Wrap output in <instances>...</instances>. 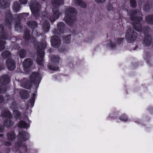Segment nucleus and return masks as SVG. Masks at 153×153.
<instances>
[{"mask_svg": "<svg viewBox=\"0 0 153 153\" xmlns=\"http://www.w3.org/2000/svg\"><path fill=\"white\" fill-rule=\"evenodd\" d=\"M66 16L64 20L69 26L72 25L75 20V18L71 17V16H74L76 15V11L73 7L66 8L65 12Z\"/></svg>", "mask_w": 153, "mask_h": 153, "instance_id": "nucleus-1", "label": "nucleus"}, {"mask_svg": "<svg viewBox=\"0 0 153 153\" xmlns=\"http://www.w3.org/2000/svg\"><path fill=\"white\" fill-rule=\"evenodd\" d=\"M40 79V74L37 72H34L30 76V80L31 81H26V83H23L22 86L27 89H29L31 87V84L32 82L35 84L39 83Z\"/></svg>", "mask_w": 153, "mask_h": 153, "instance_id": "nucleus-2", "label": "nucleus"}, {"mask_svg": "<svg viewBox=\"0 0 153 153\" xmlns=\"http://www.w3.org/2000/svg\"><path fill=\"white\" fill-rule=\"evenodd\" d=\"M137 33L134 32L132 28H129L126 33V38L128 42H133L135 40L137 37Z\"/></svg>", "mask_w": 153, "mask_h": 153, "instance_id": "nucleus-3", "label": "nucleus"}, {"mask_svg": "<svg viewBox=\"0 0 153 153\" xmlns=\"http://www.w3.org/2000/svg\"><path fill=\"white\" fill-rule=\"evenodd\" d=\"M131 18L133 21L134 27L135 29L138 32H140L142 30V26L140 24L142 20V18L139 17H137L135 19L133 18V16H132Z\"/></svg>", "mask_w": 153, "mask_h": 153, "instance_id": "nucleus-4", "label": "nucleus"}, {"mask_svg": "<svg viewBox=\"0 0 153 153\" xmlns=\"http://www.w3.org/2000/svg\"><path fill=\"white\" fill-rule=\"evenodd\" d=\"M33 64V61L30 58L25 59L23 62V65L24 71L27 73L29 70V68Z\"/></svg>", "mask_w": 153, "mask_h": 153, "instance_id": "nucleus-5", "label": "nucleus"}, {"mask_svg": "<svg viewBox=\"0 0 153 153\" xmlns=\"http://www.w3.org/2000/svg\"><path fill=\"white\" fill-rule=\"evenodd\" d=\"M39 4L37 1H35V3L30 4V8L33 15L35 16H37L39 14Z\"/></svg>", "mask_w": 153, "mask_h": 153, "instance_id": "nucleus-6", "label": "nucleus"}, {"mask_svg": "<svg viewBox=\"0 0 153 153\" xmlns=\"http://www.w3.org/2000/svg\"><path fill=\"white\" fill-rule=\"evenodd\" d=\"M51 41L52 46L55 48L59 47L61 44V41L59 37L55 36L51 37Z\"/></svg>", "mask_w": 153, "mask_h": 153, "instance_id": "nucleus-7", "label": "nucleus"}, {"mask_svg": "<svg viewBox=\"0 0 153 153\" xmlns=\"http://www.w3.org/2000/svg\"><path fill=\"white\" fill-rule=\"evenodd\" d=\"M53 13L49 17V19L51 22H54L59 17L60 13L58 8H53Z\"/></svg>", "mask_w": 153, "mask_h": 153, "instance_id": "nucleus-8", "label": "nucleus"}, {"mask_svg": "<svg viewBox=\"0 0 153 153\" xmlns=\"http://www.w3.org/2000/svg\"><path fill=\"white\" fill-rule=\"evenodd\" d=\"M18 138L21 142L25 141L28 139L29 134L25 132L20 131L18 135Z\"/></svg>", "mask_w": 153, "mask_h": 153, "instance_id": "nucleus-9", "label": "nucleus"}, {"mask_svg": "<svg viewBox=\"0 0 153 153\" xmlns=\"http://www.w3.org/2000/svg\"><path fill=\"white\" fill-rule=\"evenodd\" d=\"M6 64L9 70H13L15 68V62L11 59H8L6 61Z\"/></svg>", "mask_w": 153, "mask_h": 153, "instance_id": "nucleus-10", "label": "nucleus"}, {"mask_svg": "<svg viewBox=\"0 0 153 153\" xmlns=\"http://www.w3.org/2000/svg\"><path fill=\"white\" fill-rule=\"evenodd\" d=\"M12 16L10 13L9 14L6 16V19L5 20V24L9 27L11 25L12 22Z\"/></svg>", "mask_w": 153, "mask_h": 153, "instance_id": "nucleus-11", "label": "nucleus"}, {"mask_svg": "<svg viewBox=\"0 0 153 153\" xmlns=\"http://www.w3.org/2000/svg\"><path fill=\"white\" fill-rule=\"evenodd\" d=\"M9 81V77L7 75L3 76L0 78V83L2 84H7Z\"/></svg>", "mask_w": 153, "mask_h": 153, "instance_id": "nucleus-12", "label": "nucleus"}, {"mask_svg": "<svg viewBox=\"0 0 153 153\" xmlns=\"http://www.w3.org/2000/svg\"><path fill=\"white\" fill-rule=\"evenodd\" d=\"M144 35L146 36L144 40V43L146 46H149L151 43V38L149 36H148V35L146 33H144Z\"/></svg>", "mask_w": 153, "mask_h": 153, "instance_id": "nucleus-13", "label": "nucleus"}, {"mask_svg": "<svg viewBox=\"0 0 153 153\" xmlns=\"http://www.w3.org/2000/svg\"><path fill=\"white\" fill-rule=\"evenodd\" d=\"M20 95L21 97L24 99H26L28 98V93L27 90H22L20 91Z\"/></svg>", "mask_w": 153, "mask_h": 153, "instance_id": "nucleus-14", "label": "nucleus"}, {"mask_svg": "<svg viewBox=\"0 0 153 153\" xmlns=\"http://www.w3.org/2000/svg\"><path fill=\"white\" fill-rule=\"evenodd\" d=\"M74 2L76 5H79L82 7H85L86 6V3L81 0H74Z\"/></svg>", "mask_w": 153, "mask_h": 153, "instance_id": "nucleus-15", "label": "nucleus"}, {"mask_svg": "<svg viewBox=\"0 0 153 153\" xmlns=\"http://www.w3.org/2000/svg\"><path fill=\"white\" fill-rule=\"evenodd\" d=\"M52 2L54 6H59L64 3L63 0H52Z\"/></svg>", "mask_w": 153, "mask_h": 153, "instance_id": "nucleus-16", "label": "nucleus"}, {"mask_svg": "<svg viewBox=\"0 0 153 153\" xmlns=\"http://www.w3.org/2000/svg\"><path fill=\"white\" fill-rule=\"evenodd\" d=\"M3 26L0 25V39H5L6 34L3 30Z\"/></svg>", "mask_w": 153, "mask_h": 153, "instance_id": "nucleus-17", "label": "nucleus"}, {"mask_svg": "<svg viewBox=\"0 0 153 153\" xmlns=\"http://www.w3.org/2000/svg\"><path fill=\"white\" fill-rule=\"evenodd\" d=\"M50 25L48 21H46L43 25V29L45 32H48L49 31Z\"/></svg>", "mask_w": 153, "mask_h": 153, "instance_id": "nucleus-18", "label": "nucleus"}, {"mask_svg": "<svg viewBox=\"0 0 153 153\" xmlns=\"http://www.w3.org/2000/svg\"><path fill=\"white\" fill-rule=\"evenodd\" d=\"M8 140L10 141H12L15 138V134L14 132L11 131L9 132L7 134Z\"/></svg>", "mask_w": 153, "mask_h": 153, "instance_id": "nucleus-19", "label": "nucleus"}, {"mask_svg": "<svg viewBox=\"0 0 153 153\" xmlns=\"http://www.w3.org/2000/svg\"><path fill=\"white\" fill-rule=\"evenodd\" d=\"M57 27L59 30L62 33L64 32L65 26L63 23L60 22L57 25Z\"/></svg>", "mask_w": 153, "mask_h": 153, "instance_id": "nucleus-20", "label": "nucleus"}, {"mask_svg": "<svg viewBox=\"0 0 153 153\" xmlns=\"http://www.w3.org/2000/svg\"><path fill=\"white\" fill-rule=\"evenodd\" d=\"M4 125L7 127H11L13 125V122L10 119H6L4 121Z\"/></svg>", "mask_w": 153, "mask_h": 153, "instance_id": "nucleus-21", "label": "nucleus"}, {"mask_svg": "<svg viewBox=\"0 0 153 153\" xmlns=\"http://www.w3.org/2000/svg\"><path fill=\"white\" fill-rule=\"evenodd\" d=\"M1 114L4 117H6L8 118H10L11 117V114L7 110L2 111Z\"/></svg>", "mask_w": 153, "mask_h": 153, "instance_id": "nucleus-22", "label": "nucleus"}, {"mask_svg": "<svg viewBox=\"0 0 153 153\" xmlns=\"http://www.w3.org/2000/svg\"><path fill=\"white\" fill-rule=\"evenodd\" d=\"M20 6L19 4L17 2H15L13 7V9L15 12L19 11L20 9Z\"/></svg>", "mask_w": 153, "mask_h": 153, "instance_id": "nucleus-23", "label": "nucleus"}, {"mask_svg": "<svg viewBox=\"0 0 153 153\" xmlns=\"http://www.w3.org/2000/svg\"><path fill=\"white\" fill-rule=\"evenodd\" d=\"M18 126L20 128H26L29 127V125L26 124L24 121H21L19 123Z\"/></svg>", "mask_w": 153, "mask_h": 153, "instance_id": "nucleus-24", "label": "nucleus"}, {"mask_svg": "<svg viewBox=\"0 0 153 153\" xmlns=\"http://www.w3.org/2000/svg\"><path fill=\"white\" fill-rule=\"evenodd\" d=\"M146 20L148 23L153 24V15L147 16L146 18Z\"/></svg>", "mask_w": 153, "mask_h": 153, "instance_id": "nucleus-25", "label": "nucleus"}, {"mask_svg": "<svg viewBox=\"0 0 153 153\" xmlns=\"http://www.w3.org/2000/svg\"><path fill=\"white\" fill-rule=\"evenodd\" d=\"M25 54L26 51L23 49L19 51V54L21 58H24L25 57Z\"/></svg>", "mask_w": 153, "mask_h": 153, "instance_id": "nucleus-26", "label": "nucleus"}, {"mask_svg": "<svg viewBox=\"0 0 153 153\" xmlns=\"http://www.w3.org/2000/svg\"><path fill=\"white\" fill-rule=\"evenodd\" d=\"M13 114L14 115L17 119H19L21 117L20 113L17 110H13Z\"/></svg>", "mask_w": 153, "mask_h": 153, "instance_id": "nucleus-27", "label": "nucleus"}, {"mask_svg": "<svg viewBox=\"0 0 153 153\" xmlns=\"http://www.w3.org/2000/svg\"><path fill=\"white\" fill-rule=\"evenodd\" d=\"M28 24H29V27L32 28H34L37 25V23L36 22L33 21L29 22H28Z\"/></svg>", "mask_w": 153, "mask_h": 153, "instance_id": "nucleus-28", "label": "nucleus"}, {"mask_svg": "<svg viewBox=\"0 0 153 153\" xmlns=\"http://www.w3.org/2000/svg\"><path fill=\"white\" fill-rule=\"evenodd\" d=\"M2 56L4 58L9 57L10 56V53L8 51H5L2 53Z\"/></svg>", "mask_w": 153, "mask_h": 153, "instance_id": "nucleus-29", "label": "nucleus"}, {"mask_svg": "<svg viewBox=\"0 0 153 153\" xmlns=\"http://www.w3.org/2000/svg\"><path fill=\"white\" fill-rule=\"evenodd\" d=\"M71 39V36L68 35L67 36L65 37L63 39V42L65 43H68L70 41Z\"/></svg>", "mask_w": 153, "mask_h": 153, "instance_id": "nucleus-30", "label": "nucleus"}, {"mask_svg": "<svg viewBox=\"0 0 153 153\" xmlns=\"http://www.w3.org/2000/svg\"><path fill=\"white\" fill-rule=\"evenodd\" d=\"M5 43L4 41L0 40V51H1L4 49Z\"/></svg>", "mask_w": 153, "mask_h": 153, "instance_id": "nucleus-31", "label": "nucleus"}, {"mask_svg": "<svg viewBox=\"0 0 153 153\" xmlns=\"http://www.w3.org/2000/svg\"><path fill=\"white\" fill-rule=\"evenodd\" d=\"M130 4L131 7H136L137 6L136 3L134 0H131Z\"/></svg>", "mask_w": 153, "mask_h": 153, "instance_id": "nucleus-32", "label": "nucleus"}, {"mask_svg": "<svg viewBox=\"0 0 153 153\" xmlns=\"http://www.w3.org/2000/svg\"><path fill=\"white\" fill-rule=\"evenodd\" d=\"M22 29V27L21 24L19 23H17L16 25L15 29L17 30H18L20 29L21 30Z\"/></svg>", "mask_w": 153, "mask_h": 153, "instance_id": "nucleus-33", "label": "nucleus"}, {"mask_svg": "<svg viewBox=\"0 0 153 153\" xmlns=\"http://www.w3.org/2000/svg\"><path fill=\"white\" fill-rule=\"evenodd\" d=\"M37 63L40 66H43V60L42 59L40 60L38 59L37 61Z\"/></svg>", "mask_w": 153, "mask_h": 153, "instance_id": "nucleus-34", "label": "nucleus"}, {"mask_svg": "<svg viewBox=\"0 0 153 153\" xmlns=\"http://www.w3.org/2000/svg\"><path fill=\"white\" fill-rule=\"evenodd\" d=\"M59 59V57L56 56H53L51 58V60L53 61H57Z\"/></svg>", "mask_w": 153, "mask_h": 153, "instance_id": "nucleus-35", "label": "nucleus"}, {"mask_svg": "<svg viewBox=\"0 0 153 153\" xmlns=\"http://www.w3.org/2000/svg\"><path fill=\"white\" fill-rule=\"evenodd\" d=\"M120 119L123 121H126L128 119L127 117L124 114H123L121 116L120 118Z\"/></svg>", "mask_w": 153, "mask_h": 153, "instance_id": "nucleus-36", "label": "nucleus"}, {"mask_svg": "<svg viewBox=\"0 0 153 153\" xmlns=\"http://www.w3.org/2000/svg\"><path fill=\"white\" fill-rule=\"evenodd\" d=\"M4 126L2 125H0V133H1L3 132L4 130ZM2 134H0V137L1 136Z\"/></svg>", "mask_w": 153, "mask_h": 153, "instance_id": "nucleus-37", "label": "nucleus"}, {"mask_svg": "<svg viewBox=\"0 0 153 153\" xmlns=\"http://www.w3.org/2000/svg\"><path fill=\"white\" fill-rule=\"evenodd\" d=\"M20 16L19 17V18L21 17H24L25 16H27L28 15V13H24L19 14Z\"/></svg>", "mask_w": 153, "mask_h": 153, "instance_id": "nucleus-38", "label": "nucleus"}, {"mask_svg": "<svg viewBox=\"0 0 153 153\" xmlns=\"http://www.w3.org/2000/svg\"><path fill=\"white\" fill-rule=\"evenodd\" d=\"M49 69H50L53 70V71H57L58 70L59 68L57 67H52L51 66L49 67Z\"/></svg>", "mask_w": 153, "mask_h": 153, "instance_id": "nucleus-39", "label": "nucleus"}, {"mask_svg": "<svg viewBox=\"0 0 153 153\" xmlns=\"http://www.w3.org/2000/svg\"><path fill=\"white\" fill-rule=\"evenodd\" d=\"M39 51V50H38V52L39 53V55L40 56V57H42L43 56H44V52L43 50H42L41 51V52L40 53Z\"/></svg>", "mask_w": 153, "mask_h": 153, "instance_id": "nucleus-40", "label": "nucleus"}, {"mask_svg": "<svg viewBox=\"0 0 153 153\" xmlns=\"http://www.w3.org/2000/svg\"><path fill=\"white\" fill-rule=\"evenodd\" d=\"M21 4H25L27 2L26 0H19Z\"/></svg>", "mask_w": 153, "mask_h": 153, "instance_id": "nucleus-41", "label": "nucleus"}, {"mask_svg": "<svg viewBox=\"0 0 153 153\" xmlns=\"http://www.w3.org/2000/svg\"><path fill=\"white\" fill-rule=\"evenodd\" d=\"M29 32L28 31H26L25 32V37L26 38H27L29 36Z\"/></svg>", "mask_w": 153, "mask_h": 153, "instance_id": "nucleus-42", "label": "nucleus"}, {"mask_svg": "<svg viewBox=\"0 0 153 153\" xmlns=\"http://www.w3.org/2000/svg\"><path fill=\"white\" fill-rule=\"evenodd\" d=\"M95 1L98 3H102L104 2L105 0H94Z\"/></svg>", "mask_w": 153, "mask_h": 153, "instance_id": "nucleus-43", "label": "nucleus"}, {"mask_svg": "<svg viewBox=\"0 0 153 153\" xmlns=\"http://www.w3.org/2000/svg\"><path fill=\"white\" fill-rule=\"evenodd\" d=\"M4 145L7 146H8L10 145L11 143L10 142H8V141H6L4 143Z\"/></svg>", "mask_w": 153, "mask_h": 153, "instance_id": "nucleus-44", "label": "nucleus"}, {"mask_svg": "<svg viewBox=\"0 0 153 153\" xmlns=\"http://www.w3.org/2000/svg\"><path fill=\"white\" fill-rule=\"evenodd\" d=\"M3 97L0 95V103L3 102Z\"/></svg>", "mask_w": 153, "mask_h": 153, "instance_id": "nucleus-45", "label": "nucleus"}, {"mask_svg": "<svg viewBox=\"0 0 153 153\" xmlns=\"http://www.w3.org/2000/svg\"><path fill=\"white\" fill-rule=\"evenodd\" d=\"M4 91V90H3V88H2V87L1 86L0 87V93H2Z\"/></svg>", "mask_w": 153, "mask_h": 153, "instance_id": "nucleus-46", "label": "nucleus"}, {"mask_svg": "<svg viewBox=\"0 0 153 153\" xmlns=\"http://www.w3.org/2000/svg\"><path fill=\"white\" fill-rule=\"evenodd\" d=\"M22 146V143H19V142L18 143H17L16 146L19 147L21 146Z\"/></svg>", "mask_w": 153, "mask_h": 153, "instance_id": "nucleus-47", "label": "nucleus"}, {"mask_svg": "<svg viewBox=\"0 0 153 153\" xmlns=\"http://www.w3.org/2000/svg\"><path fill=\"white\" fill-rule=\"evenodd\" d=\"M43 16H45L46 17H48V13L46 12H44V14H43Z\"/></svg>", "mask_w": 153, "mask_h": 153, "instance_id": "nucleus-48", "label": "nucleus"}, {"mask_svg": "<svg viewBox=\"0 0 153 153\" xmlns=\"http://www.w3.org/2000/svg\"><path fill=\"white\" fill-rule=\"evenodd\" d=\"M111 47L112 48H113L115 47V45L111 43Z\"/></svg>", "mask_w": 153, "mask_h": 153, "instance_id": "nucleus-49", "label": "nucleus"}, {"mask_svg": "<svg viewBox=\"0 0 153 153\" xmlns=\"http://www.w3.org/2000/svg\"><path fill=\"white\" fill-rule=\"evenodd\" d=\"M133 15L134 16V15H136L137 14V13H136L135 11L134 12H133Z\"/></svg>", "mask_w": 153, "mask_h": 153, "instance_id": "nucleus-50", "label": "nucleus"}, {"mask_svg": "<svg viewBox=\"0 0 153 153\" xmlns=\"http://www.w3.org/2000/svg\"><path fill=\"white\" fill-rule=\"evenodd\" d=\"M1 4L2 7H3L4 8H5V7L4 5V4H2V3Z\"/></svg>", "mask_w": 153, "mask_h": 153, "instance_id": "nucleus-51", "label": "nucleus"}, {"mask_svg": "<svg viewBox=\"0 0 153 153\" xmlns=\"http://www.w3.org/2000/svg\"><path fill=\"white\" fill-rule=\"evenodd\" d=\"M46 47V45H43L42 47V49H43V48H44L45 47Z\"/></svg>", "mask_w": 153, "mask_h": 153, "instance_id": "nucleus-52", "label": "nucleus"}, {"mask_svg": "<svg viewBox=\"0 0 153 153\" xmlns=\"http://www.w3.org/2000/svg\"><path fill=\"white\" fill-rule=\"evenodd\" d=\"M23 81H22V83H23Z\"/></svg>", "mask_w": 153, "mask_h": 153, "instance_id": "nucleus-53", "label": "nucleus"}, {"mask_svg": "<svg viewBox=\"0 0 153 153\" xmlns=\"http://www.w3.org/2000/svg\"><path fill=\"white\" fill-rule=\"evenodd\" d=\"M1 68L0 67V70H1Z\"/></svg>", "mask_w": 153, "mask_h": 153, "instance_id": "nucleus-54", "label": "nucleus"}]
</instances>
